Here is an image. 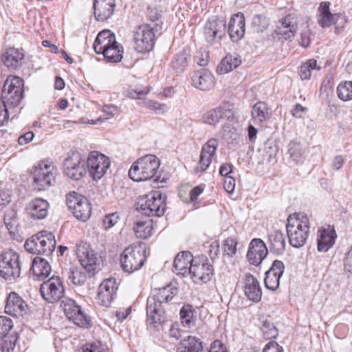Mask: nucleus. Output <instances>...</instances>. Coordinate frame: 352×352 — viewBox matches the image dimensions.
<instances>
[{
	"label": "nucleus",
	"instance_id": "obj_1",
	"mask_svg": "<svg viewBox=\"0 0 352 352\" xmlns=\"http://www.w3.org/2000/svg\"><path fill=\"white\" fill-rule=\"evenodd\" d=\"M162 16L156 8L148 7L146 23L137 26L133 34L134 48L138 52L146 53L153 50L156 38L162 33Z\"/></svg>",
	"mask_w": 352,
	"mask_h": 352
},
{
	"label": "nucleus",
	"instance_id": "obj_2",
	"mask_svg": "<svg viewBox=\"0 0 352 352\" xmlns=\"http://www.w3.org/2000/svg\"><path fill=\"white\" fill-rule=\"evenodd\" d=\"M178 289L170 285L155 289L147 299L146 316L148 325L154 327L166 321V314L162 307L163 302H168L177 294Z\"/></svg>",
	"mask_w": 352,
	"mask_h": 352
},
{
	"label": "nucleus",
	"instance_id": "obj_3",
	"mask_svg": "<svg viewBox=\"0 0 352 352\" xmlns=\"http://www.w3.org/2000/svg\"><path fill=\"white\" fill-rule=\"evenodd\" d=\"M286 230L289 244L295 248L302 247L309 234V219L303 213H294L287 219Z\"/></svg>",
	"mask_w": 352,
	"mask_h": 352
},
{
	"label": "nucleus",
	"instance_id": "obj_4",
	"mask_svg": "<svg viewBox=\"0 0 352 352\" xmlns=\"http://www.w3.org/2000/svg\"><path fill=\"white\" fill-rule=\"evenodd\" d=\"M160 161L155 155H146L134 162L129 170V177L135 182L147 181L157 173Z\"/></svg>",
	"mask_w": 352,
	"mask_h": 352
},
{
	"label": "nucleus",
	"instance_id": "obj_5",
	"mask_svg": "<svg viewBox=\"0 0 352 352\" xmlns=\"http://www.w3.org/2000/svg\"><path fill=\"white\" fill-rule=\"evenodd\" d=\"M146 250L141 244L126 248L120 256V267L128 274L138 271L146 261Z\"/></svg>",
	"mask_w": 352,
	"mask_h": 352
},
{
	"label": "nucleus",
	"instance_id": "obj_6",
	"mask_svg": "<svg viewBox=\"0 0 352 352\" xmlns=\"http://www.w3.org/2000/svg\"><path fill=\"white\" fill-rule=\"evenodd\" d=\"M23 80L16 76L10 75L4 82L1 100L13 110L18 107L23 97Z\"/></svg>",
	"mask_w": 352,
	"mask_h": 352
},
{
	"label": "nucleus",
	"instance_id": "obj_7",
	"mask_svg": "<svg viewBox=\"0 0 352 352\" xmlns=\"http://www.w3.org/2000/svg\"><path fill=\"white\" fill-rule=\"evenodd\" d=\"M166 198V197L163 195L160 191H151L140 197L137 203V209L148 217H162L166 210V204H164Z\"/></svg>",
	"mask_w": 352,
	"mask_h": 352
},
{
	"label": "nucleus",
	"instance_id": "obj_8",
	"mask_svg": "<svg viewBox=\"0 0 352 352\" xmlns=\"http://www.w3.org/2000/svg\"><path fill=\"white\" fill-rule=\"evenodd\" d=\"M21 271L19 254L11 249L3 250L0 254V276L12 282L20 276Z\"/></svg>",
	"mask_w": 352,
	"mask_h": 352
},
{
	"label": "nucleus",
	"instance_id": "obj_9",
	"mask_svg": "<svg viewBox=\"0 0 352 352\" xmlns=\"http://www.w3.org/2000/svg\"><path fill=\"white\" fill-rule=\"evenodd\" d=\"M330 6L329 1H322L320 3L317 10V22L322 28L334 25L336 32L339 33L348 22L347 17L343 13H331Z\"/></svg>",
	"mask_w": 352,
	"mask_h": 352
},
{
	"label": "nucleus",
	"instance_id": "obj_10",
	"mask_svg": "<svg viewBox=\"0 0 352 352\" xmlns=\"http://www.w3.org/2000/svg\"><path fill=\"white\" fill-rule=\"evenodd\" d=\"M57 168L47 162H41L35 166L32 175L33 186L38 191L45 190L55 182Z\"/></svg>",
	"mask_w": 352,
	"mask_h": 352
},
{
	"label": "nucleus",
	"instance_id": "obj_11",
	"mask_svg": "<svg viewBox=\"0 0 352 352\" xmlns=\"http://www.w3.org/2000/svg\"><path fill=\"white\" fill-rule=\"evenodd\" d=\"M60 307L63 309L65 316L73 322L82 328L89 329L92 327V322L89 316L80 306L76 302L68 298H65L60 301Z\"/></svg>",
	"mask_w": 352,
	"mask_h": 352
},
{
	"label": "nucleus",
	"instance_id": "obj_12",
	"mask_svg": "<svg viewBox=\"0 0 352 352\" xmlns=\"http://www.w3.org/2000/svg\"><path fill=\"white\" fill-rule=\"evenodd\" d=\"M298 29V21L296 14H288L278 20L276 29L272 32V37L278 41H292Z\"/></svg>",
	"mask_w": 352,
	"mask_h": 352
},
{
	"label": "nucleus",
	"instance_id": "obj_13",
	"mask_svg": "<svg viewBox=\"0 0 352 352\" xmlns=\"http://www.w3.org/2000/svg\"><path fill=\"white\" fill-rule=\"evenodd\" d=\"M66 204L74 216L78 220L86 221L91 216V206L85 196L75 192H70L66 196Z\"/></svg>",
	"mask_w": 352,
	"mask_h": 352
},
{
	"label": "nucleus",
	"instance_id": "obj_14",
	"mask_svg": "<svg viewBox=\"0 0 352 352\" xmlns=\"http://www.w3.org/2000/svg\"><path fill=\"white\" fill-rule=\"evenodd\" d=\"M87 170L94 180L100 179L107 173L111 165L109 157L96 151H91L86 160Z\"/></svg>",
	"mask_w": 352,
	"mask_h": 352
},
{
	"label": "nucleus",
	"instance_id": "obj_15",
	"mask_svg": "<svg viewBox=\"0 0 352 352\" xmlns=\"http://www.w3.org/2000/svg\"><path fill=\"white\" fill-rule=\"evenodd\" d=\"M65 174L73 180H80L87 173L86 160L78 152H73L63 163Z\"/></svg>",
	"mask_w": 352,
	"mask_h": 352
},
{
	"label": "nucleus",
	"instance_id": "obj_16",
	"mask_svg": "<svg viewBox=\"0 0 352 352\" xmlns=\"http://www.w3.org/2000/svg\"><path fill=\"white\" fill-rule=\"evenodd\" d=\"M40 293L45 300L54 303L63 298L65 287L59 276H53L40 286Z\"/></svg>",
	"mask_w": 352,
	"mask_h": 352
},
{
	"label": "nucleus",
	"instance_id": "obj_17",
	"mask_svg": "<svg viewBox=\"0 0 352 352\" xmlns=\"http://www.w3.org/2000/svg\"><path fill=\"white\" fill-rule=\"evenodd\" d=\"M190 275L192 278L195 279V282L200 280L206 283L214 275L213 264L210 263L208 258L204 256L195 257Z\"/></svg>",
	"mask_w": 352,
	"mask_h": 352
},
{
	"label": "nucleus",
	"instance_id": "obj_18",
	"mask_svg": "<svg viewBox=\"0 0 352 352\" xmlns=\"http://www.w3.org/2000/svg\"><path fill=\"white\" fill-rule=\"evenodd\" d=\"M226 22L224 19L211 18L204 26V35L208 43L221 41L226 34Z\"/></svg>",
	"mask_w": 352,
	"mask_h": 352
},
{
	"label": "nucleus",
	"instance_id": "obj_19",
	"mask_svg": "<svg viewBox=\"0 0 352 352\" xmlns=\"http://www.w3.org/2000/svg\"><path fill=\"white\" fill-rule=\"evenodd\" d=\"M76 255L82 267L88 272H94L98 263L97 254L89 244L81 242L76 245Z\"/></svg>",
	"mask_w": 352,
	"mask_h": 352
},
{
	"label": "nucleus",
	"instance_id": "obj_20",
	"mask_svg": "<svg viewBox=\"0 0 352 352\" xmlns=\"http://www.w3.org/2000/svg\"><path fill=\"white\" fill-rule=\"evenodd\" d=\"M268 249L261 239H253L248 246L246 258L248 262L254 266H258L266 258Z\"/></svg>",
	"mask_w": 352,
	"mask_h": 352
},
{
	"label": "nucleus",
	"instance_id": "obj_21",
	"mask_svg": "<svg viewBox=\"0 0 352 352\" xmlns=\"http://www.w3.org/2000/svg\"><path fill=\"white\" fill-rule=\"evenodd\" d=\"M28 305L24 300L16 292H10L6 298L5 313L14 316H23L27 314Z\"/></svg>",
	"mask_w": 352,
	"mask_h": 352
},
{
	"label": "nucleus",
	"instance_id": "obj_22",
	"mask_svg": "<svg viewBox=\"0 0 352 352\" xmlns=\"http://www.w3.org/2000/svg\"><path fill=\"white\" fill-rule=\"evenodd\" d=\"M191 61V52L188 47H184L172 57L168 65L170 72L179 75L186 71Z\"/></svg>",
	"mask_w": 352,
	"mask_h": 352
},
{
	"label": "nucleus",
	"instance_id": "obj_23",
	"mask_svg": "<svg viewBox=\"0 0 352 352\" xmlns=\"http://www.w3.org/2000/svg\"><path fill=\"white\" fill-rule=\"evenodd\" d=\"M285 265L280 260H275L269 270L265 272L264 279L265 286L267 289L276 291L280 285V278L284 273Z\"/></svg>",
	"mask_w": 352,
	"mask_h": 352
},
{
	"label": "nucleus",
	"instance_id": "obj_24",
	"mask_svg": "<svg viewBox=\"0 0 352 352\" xmlns=\"http://www.w3.org/2000/svg\"><path fill=\"white\" fill-rule=\"evenodd\" d=\"M226 32L233 42H237L244 36L245 19L243 13L239 12L231 17Z\"/></svg>",
	"mask_w": 352,
	"mask_h": 352
},
{
	"label": "nucleus",
	"instance_id": "obj_25",
	"mask_svg": "<svg viewBox=\"0 0 352 352\" xmlns=\"http://www.w3.org/2000/svg\"><path fill=\"white\" fill-rule=\"evenodd\" d=\"M233 117L234 112L230 105L225 104L207 111L204 114L202 119L204 123L214 125L221 120H230Z\"/></svg>",
	"mask_w": 352,
	"mask_h": 352
},
{
	"label": "nucleus",
	"instance_id": "obj_26",
	"mask_svg": "<svg viewBox=\"0 0 352 352\" xmlns=\"http://www.w3.org/2000/svg\"><path fill=\"white\" fill-rule=\"evenodd\" d=\"M116 0H94V16L98 21H106L113 15L116 8Z\"/></svg>",
	"mask_w": 352,
	"mask_h": 352
},
{
	"label": "nucleus",
	"instance_id": "obj_27",
	"mask_svg": "<svg viewBox=\"0 0 352 352\" xmlns=\"http://www.w3.org/2000/svg\"><path fill=\"white\" fill-rule=\"evenodd\" d=\"M243 292L247 298L253 302H258L262 298V289L257 278L250 273L245 275Z\"/></svg>",
	"mask_w": 352,
	"mask_h": 352
},
{
	"label": "nucleus",
	"instance_id": "obj_28",
	"mask_svg": "<svg viewBox=\"0 0 352 352\" xmlns=\"http://www.w3.org/2000/svg\"><path fill=\"white\" fill-rule=\"evenodd\" d=\"M194 259L190 251H182L177 254L173 262V268L178 274L187 276L190 274Z\"/></svg>",
	"mask_w": 352,
	"mask_h": 352
},
{
	"label": "nucleus",
	"instance_id": "obj_29",
	"mask_svg": "<svg viewBox=\"0 0 352 352\" xmlns=\"http://www.w3.org/2000/svg\"><path fill=\"white\" fill-rule=\"evenodd\" d=\"M192 85L201 91H209L214 85V78L212 73L206 69L194 72L191 77Z\"/></svg>",
	"mask_w": 352,
	"mask_h": 352
},
{
	"label": "nucleus",
	"instance_id": "obj_30",
	"mask_svg": "<svg viewBox=\"0 0 352 352\" xmlns=\"http://www.w3.org/2000/svg\"><path fill=\"white\" fill-rule=\"evenodd\" d=\"M49 206V203L45 199L35 198L27 204L25 210L31 218L43 219L48 214Z\"/></svg>",
	"mask_w": 352,
	"mask_h": 352
},
{
	"label": "nucleus",
	"instance_id": "obj_31",
	"mask_svg": "<svg viewBox=\"0 0 352 352\" xmlns=\"http://www.w3.org/2000/svg\"><path fill=\"white\" fill-rule=\"evenodd\" d=\"M36 240L39 243L38 254L46 256L52 254L56 248V240L54 235L46 230L38 232V236H36Z\"/></svg>",
	"mask_w": 352,
	"mask_h": 352
},
{
	"label": "nucleus",
	"instance_id": "obj_32",
	"mask_svg": "<svg viewBox=\"0 0 352 352\" xmlns=\"http://www.w3.org/2000/svg\"><path fill=\"white\" fill-rule=\"evenodd\" d=\"M24 54L19 49L9 48L2 55V61L10 71H15L22 66Z\"/></svg>",
	"mask_w": 352,
	"mask_h": 352
},
{
	"label": "nucleus",
	"instance_id": "obj_33",
	"mask_svg": "<svg viewBox=\"0 0 352 352\" xmlns=\"http://www.w3.org/2000/svg\"><path fill=\"white\" fill-rule=\"evenodd\" d=\"M116 43V36L110 30H104L99 32L97 35L93 47L96 54H101L102 52L109 49L111 45Z\"/></svg>",
	"mask_w": 352,
	"mask_h": 352
},
{
	"label": "nucleus",
	"instance_id": "obj_34",
	"mask_svg": "<svg viewBox=\"0 0 352 352\" xmlns=\"http://www.w3.org/2000/svg\"><path fill=\"white\" fill-rule=\"evenodd\" d=\"M208 347L201 339L188 336L182 340L177 346V352H208Z\"/></svg>",
	"mask_w": 352,
	"mask_h": 352
},
{
	"label": "nucleus",
	"instance_id": "obj_35",
	"mask_svg": "<svg viewBox=\"0 0 352 352\" xmlns=\"http://www.w3.org/2000/svg\"><path fill=\"white\" fill-rule=\"evenodd\" d=\"M270 252L276 256L285 252L286 241L283 233L280 230H274L268 234Z\"/></svg>",
	"mask_w": 352,
	"mask_h": 352
},
{
	"label": "nucleus",
	"instance_id": "obj_36",
	"mask_svg": "<svg viewBox=\"0 0 352 352\" xmlns=\"http://www.w3.org/2000/svg\"><path fill=\"white\" fill-rule=\"evenodd\" d=\"M336 233L333 229L318 231L317 245L319 252H327L335 243Z\"/></svg>",
	"mask_w": 352,
	"mask_h": 352
},
{
	"label": "nucleus",
	"instance_id": "obj_37",
	"mask_svg": "<svg viewBox=\"0 0 352 352\" xmlns=\"http://www.w3.org/2000/svg\"><path fill=\"white\" fill-rule=\"evenodd\" d=\"M271 115V109L267 103L260 101L254 104L252 111V118L255 124H261L266 122L270 119Z\"/></svg>",
	"mask_w": 352,
	"mask_h": 352
},
{
	"label": "nucleus",
	"instance_id": "obj_38",
	"mask_svg": "<svg viewBox=\"0 0 352 352\" xmlns=\"http://www.w3.org/2000/svg\"><path fill=\"white\" fill-rule=\"evenodd\" d=\"M31 270L39 280L47 278L51 272V265L48 261L40 256H36L32 263Z\"/></svg>",
	"mask_w": 352,
	"mask_h": 352
},
{
	"label": "nucleus",
	"instance_id": "obj_39",
	"mask_svg": "<svg viewBox=\"0 0 352 352\" xmlns=\"http://www.w3.org/2000/svg\"><path fill=\"white\" fill-rule=\"evenodd\" d=\"M241 61L238 56L234 54H227L219 64L217 72L219 74H226L236 68Z\"/></svg>",
	"mask_w": 352,
	"mask_h": 352
},
{
	"label": "nucleus",
	"instance_id": "obj_40",
	"mask_svg": "<svg viewBox=\"0 0 352 352\" xmlns=\"http://www.w3.org/2000/svg\"><path fill=\"white\" fill-rule=\"evenodd\" d=\"M153 221L151 219L137 221L133 225V230L138 238L146 239L152 234Z\"/></svg>",
	"mask_w": 352,
	"mask_h": 352
},
{
	"label": "nucleus",
	"instance_id": "obj_41",
	"mask_svg": "<svg viewBox=\"0 0 352 352\" xmlns=\"http://www.w3.org/2000/svg\"><path fill=\"white\" fill-rule=\"evenodd\" d=\"M90 273L82 267V268H70L67 273L68 280L75 285H83L86 283Z\"/></svg>",
	"mask_w": 352,
	"mask_h": 352
},
{
	"label": "nucleus",
	"instance_id": "obj_42",
	"mask_svg": "<svg viewBox=\"0 0 352 352\" xmlns=\"http://www.w3.org/2000/svg\"><path fill=\"white\" fill-rule=\"evenodd\" d=\"M287 153L289 157L294 164L302 162L304 160V151L302 148L301 144L296 140H292L287 146Z\"/></svg>",
	"mask_w": 352,
	"mask_h": 352
},
{
	"label": "nucleus",
	"instance_id": "obj_43",
	"mask_svg": "<svg viewBox=\"0 0 352 352\" xmlns=\"http://www.w3.org/2000/svg\"><path fill=\"white\" fill-rule=\"evenodd\" d=\"M195 310L190 304H185L181 308L179 311L182 323L186 327H191L195 324V318L194 314Z\"/></svg>",
	"mask_w": 352,
	"mask_h": 352
},
{
	"label": "nucleus",
	"instance_id": "obj_44",
	"mask_svg": "<svg viewBox=\"0 0 352 352\" xmlns=\"http://www.w3.org/2000/svg\"><path fill=\"white\" fill-rule=\"evenodd\" d=\"M321 67L318 65L317 60L314 58L309 59L298 67V72L301 80H309L311 76V71L314 69L319 71Z\"/></svg>",
	"mask_w": 352,
	"mask_h": 352
},
{
	"label": "nucleus",
	"instance_id": "obj_45",
	"mask_svg": "<svg viewBox=\"0 0 352 352\" xmlns=\"http://www.w3.org/2000/svg\"><path fill=\"white\" fill-rule=\"evenodd\" d=\"M122 46L116 42L115 45H111L109 49H106L101 54L109 63H119L122 58Z\"/></svg>",
	"mask_w": 352,
	"mask_h": 352
},
{
	"label": "nucleus",
	"instance_id": "obj_46",
	"mask_svg": "<svg viewBox=\"0 0 352 352\" xmlns=\"http://www.w3.org/2000/svg\"><path fill=\"white\" fill-rule=\"evenodd\" d=\"M261 330L265 340L276 338L278 335V329L270 318H265L261 321Z\"/></svg>",
	"mask_w": 352,
	"mask_h": 352
},
{
	"label": "nucleus",
	"instance_id": "obj_47",
	"mask_svg": "<svg viewBox=\"0 0 352 352\" xmlns=\"http://www.w3.org/2000/svg\"><path fill=\"white\" fill-rule=\"evenodd\" d=\"M337 94L343 101L352 100V81L341 82L337 87Z\"/></svg>",
	"mask_w": 352,
	"mask_h": 352
},
{
	"label": "nucleus",
	"instance_id": "obj_48",
	"mask_svg": "<svg viewBox=\"0 0 352 352\" xmlns=\"http://www.w3.org/2000/svg\"><path fill=\"white\" fill-rule=\"evenodd\" d=\"M269 25V19L264 14H256L252 18V26L254 31L258 33L263 32L267 30Z\"/></svg>",
	"mask_w": 352,
	"mask_h": 352
},
{
	"label": "nucleus",
	"instance_id": "obj_49",
	"mask_svg": "<svg viewBox=\"0 0 352 352\" xmlns=\"http://www.w3.org/2000/svg\"><path fill=\"white\" fill-rule=\"evenodd\" d=\"M237 240L235 237H228L223 243V255L234 256L236 253Z\"/></svg>",
	"mask_w": 352,
	"mask_h": 352
},
{
	"label": "nucleus",
	"instance_id": "obj_50",
	"mask_svg": "<svg viewBox=\"0 0 352 352\" xmlns=\"http://www.w3.org/2000/svg\"><path fill=\"white\" fill-rule=\"evenodd\" d=\"M3 221L8 230L14 229L18 225L16 210L12 208L7 210L3 217Z\"/></svg>",
	"mask_w": 352,
	"mask_h": 352
},
{
	"label": "nucleus",
	"instance_id": "obj_51",
	"mask_svg": "<svg viewBox=\"0 0 352 352\" xmlns=\"http://www.w3.org/2000/svg\"><path fill=\"white\" fill-rule=\"evenodd\" d=\"M217 146L218 140L215 138H211L203 146L201 155L213 157L216 153Z\"/></svg>",
	"mask_w": 352,
	"mask_h": 352
},
{
	"label": "nucleus",
	"instance_id": "obj_52",
	"mask_svg": "<svg viewBox=\"0 0 352 352\" xmlns=\"http://www.w3.org/2000/svg\"><path fill=\"white\" fill-rule=\"evenodd\" d=\"M12 327L13 322L10 318L0 316V340L6 336Z\"/></svg>",
	"mask_w": 352,
	"mask_h": 352
},
{
	"label": "nucleus",
	"instance_id": "obj_53",
	"mask_svg": "<svg viewBox=\"0 0 352 352\" xmlns=\"http://www.w3.org/2000/svg\"><path fill=\"white\" fill-rule=\"evenodd\" d=\"M36 236H38V232L33 235L31 238L26 240L24 248L25 250L31 254H38L40 244L36 240Z\"/></svg>",
	"mask_w": 352,
	"mask_h": 352
},
{
	"label": "nucleus",
	"instance_id": "obj_54",
	"mask_svg": "<svg viewBox=\"0 0 352 352\" xmlns=\"http://www.w3.org/2000/svg\"><path fill=\"white\" fill-rule=\"evenodd\" d=\"M116 294L108 293L104 291H98V303L104 307H108L110 306Z\"/></svg>",
	"mask_w": 352,
	"mask_h": 352
},
{
	"label": "nucleus",
	"instance_id": "obj_55",
	"mask_svg": "<svg viewBox=\"0 0 352 352\" xmlns=\"http://www.w3.org/2000/svg\"><path fill=\"white\" fill-rule=\"evenodd\" d=\"M118 287L116 286V279H106L99 286L98 290L107 292L108 293H112L116 294V290Z\"/></svg>",
	"mask_w": 352,
	"mask_h": 352
},
{
	"label": "nucleus",
	"instance_id": "obj_56",
	"mask_svg": "<svg viewBox=\"0 0 352 352\" xmlns=\"http://www.w3.org/2000/svg\"><path fill=\"white\" fill-rule=\"evenodd\" d=\"M120 219L117 212H113L106 214L102 220V226L105 230H108L114 226Z\"/></svg>",
	"mask_w": 352,
	"mask_h": 352
},
{
	"label": "nucleus",
	"instance_id": "obj_57",
	"mask_svg": "<svg viewBox=\"0 0 352 352\" xmlns=\"http://www.w3.org/2000/svg\"><path fill=\"white\" fill-rule=\"evenodd\" d=\"M212 158L206 155H200V158L197 166L195 168L196 172L205 171L212 162Z\"/></svg>",
	"mask_w": 352,
	"mask_h": 352
},
{
	"label": "nucleus",
	"instance_id": "obj_58",
	"mask_svg": "<svg viewBox=\"0 0 352 352\" xmlns=\"http://www.w3.org/2000/svg\"><path fill=\"white\" fill-rule=\"evenodd\" d=\"M311 30L309 28H306L300 32V38L299 41L300 45L304 48H307L311 43Z\"/></svg>",
	"mask_w": 352,
	"mask_h": 352
},
{
	"label": "nucleus",
	"instance_id": "obj_59",
	"mask_svg": "<svg viewBox=\"0 0 352 352\" xmlns=\"http://www.w3.org/2000/svg\"><path fill=\"white\" fill-rule=\"evenodd\" d=\"M9 109V106L0 100V126L8 120L10 113Z\"/></svg>",
	"mask_w": 352,
	"mask_h": 352
},
{
	"label": "nucleus",
	"instance_id": "obj_60",
	"mask_svg": "<svg viewBox=\"0 0 352 352\" xmlns=\"http://www.w3.org/2000/svg\"><path fill=\"white\" fill-rule=\"evenodd\" d=\"M263 352H284L283 349L274 341L269 342L264 347Z\"/></svg>",
	"mask_w": 352,
	"mask_h": 352
},
{
	"label": "nucleus",
	"instance_id": "obj_61",
	"mask_svg": "<svg viewBox=\"0 0 352 352\" xmlns=\"http://www.w3.org/2000/svg\"><path fill=\"white\" fill-rule=\"evenodd\" d=\"M219 244L217 241L212 242L210 245L209 256L214 263V260L219 257Z\"/></svg>",
	"mask_w": 352,
	"mask_h": 352
},
{
	"label": "nucleus",
	"instance_id": "obj_62",
	"mask_svg": "<svg viewBox=\"0 0 352 352\" xmlns=\"http://www.w3.org/2000/svg\"><path fill=\"white\" fill-rule=\"evenodd\" d=\"M344 270L352 274V246L346 253L344 260Z\"/></svg>",
	"mask_w": 352,
	"mask_h": 352
},
{
	"label": "nucleus",
	"instance_id": "obj_63",
	"mask_svg": "<svg viewBox=\"0 0 352 352\" xmlns=\"http://www.w3.org/2000/svg\"><path fill=\"white\" fill-rule=\"evenodd\" d=\"M235 183L236 181L233 177L229 176L225 177L223 184L225 190L229 193H232L235 188Z\"/></svg>",
	"mask_w": 352,
	"mask_h": 352
},
{
	"label": "nucleus",
	"instance_id": "obj_64",
	"mask_svg": "<svg viewBox=\"0 0 352 352\" xmlns=\"http://www.w3.org/2000/svg\"><path fill=\"white\" fill-rule=\"evenodd\" d=\"M307 111V108L302 107L300 104H296L291 111L292 116L296 118L303 117L304 113Z\"/></svg>",
	"mask_w": 352,
	"mask_h": 352
}]
</instances>
